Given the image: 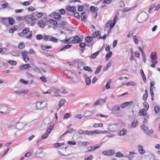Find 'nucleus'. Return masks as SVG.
<instances>
[{"instance_id":"45","label":"nucleus","mask_w":160,"mask_h":160,"mask_svg":"<svg viewBox=\"0 0 160 160\" xmlns=\"http://www.w3.org/2000/svg\"><path fill=\"white\" fill-rule=\"evenodd\" d=\"M90 9L93 12H95L96 10L97 11L98 10V8H96L93 6H91L90 8Z\"/></svg>"},{"instance_id":"22","label":"nucleus","mask_w":160,"mask_h":160,"mask_svg":"<svg viewBox=\"0 0 160 160\" xmlns=\"http://www.w3.org/2000/svg\"><path fill=\"white\" fill-rule=\"evenodd\" d=\"M139 152L140 153L143 154L145 153V150L143 148V147L142 145H139Z\"/></svg>"},{"instance_id":"55","label":"nucleus","mask_w":160,"mask_h":160,"mask_svg":"<svg viewBox=\"0 0 160 160\" xmlns=\"http://www.w3.org/2000/svg\"><path fill=\"white\" fill-rule=\"evenodd\" d=\"M126 85L127 86H134L136 85V83L133 82H128L126 83Z\"/></svg>"},{"instance_id":"34","label":"nucleus","mask_w":160,"mask_h":160,"mask_svg":"<svg viewBox=\"0 0 160 160\" xmlns=\"http://www.w3.org/2000/svg\"><path fill=\"white\" fill-rule=\"evenodd\" d=\"M58 39L52 36H50V39L48 40V41H50L55 42H58Z\"/></svg>"},{"instance_id":"39","label":"nucleus","mask_w":160,"mask_h":160,"mask_svg":"<svg viewBox=\"0 0 160 160\" xmlns=\"http://www.w3.org/2000/svg\"><path fill=\"white\" fill-rule=\"evenodd\" d=\"M92 115V113L90 112V111L87 110L86 111L85 113L84 114V116L85 117H87L89 116Z\"/></svg>"},{"instance_id":"63","label":"nucleus","mask_w":160,"mask_h":160,"mask_svg":"<svg viewBox=\"0 0 160 160\" xmlns=\"http://www.w3.org/2000/svg\"><path fill=\"white\" fill-rule=\"evenodd\" d=\"M64 142H62V143H56L55 144V147L56 148H58L59 147H60L61 146H62L63 145H64Z\"/></svg>"},{"instance_id":"61","label":"nucleus","mask_w":160,"mask_h":160,"mask_svg":"<svg viewBox=\"0 0 160 160\" xmlns=\"http://www.w3.org/2000/svg\"><path fill=\"white\" fill-rule=\"evenodd\" d=\"M86 65L85 63L83 61L79 62L78 64V66H83Z\"/></svg>"},{"instance_id":"7","label":"nucleus","mask_w":160,"mask_h":160,"mask_svg":"<svg viewBox=\"0 0 160 160\" xmlns=\"http://www.w3.org/2000/svg\"><path fill=\"white\" fill-rule=\"evenodd\" d=\"M70 38H72V39H71V43H80L82 41L81 38L78 36H75Z\"/></svg>"},{"instance_id":"19","label":"nucleus","mask_w":160,"mask_h":160,"mask_svg":"<svg viewBox=\"0 0 160 160\" xmlns=\"http://www.w3.org/2000/svg\"><path fill=\"white\" fill-rule=\"evenodd\" d=\"M67 9L68 11L72 13L75 12L76 11V8L73 6H69L67 8Z\"/></svg>"},{"instance_id":"5","label":"nucleus","mask_w":160,"mask_h":160,"mask_svg":"<svg viewBox=\"0 0 160 160\" xmlns=\"http://www.w3.org/2000/svg\"><path fill=\"white\" fill-rule=\"evenodd\" d=\"M51 121L50 119L48 118H47L44 119L41 126L42 128L44 129L46 128L49 124L51 123Z\"/></svg>"},{"instance_id":"32","label":"nucleus","mask_w":160,"mask_h":160,"mask_svg":"<svg viewBox=\"0 0 160 160\" xmlns=\"http://www.w3.org/2000/svg\"><path fill=\"white\" fill-rule=\"evenodd\" d=\"M27 15H26L23 17H21L20 16H18L17 17L16 19L18 20H22L25 19L26 20L27 18H28V17H27Z\"/></svg>"},{"instance_id":"29","label":"nucleus","mask_w":160,"mask_h":160,"mask_svg":"<svg viewBox=\"0 0 160 160\" xmlns=\"http://www.w3.org/2000/svg\"><path fill=\"white\" fill-rule=\"evenodd\" d=\"M112 51H109V52L108 53L106 56V60L108 61V60L112 56Z\"/></svg>"},{"instance_id":"43","label":"nucleus","mask_w":160,"mask_h":160,"mask_svg":"<svg viewBox=\"0 0 160 160\" xmlns=\"http://www.w3.org/2000/svg\"><path fill=\"white\" fill-rule=\"evenodd\" d=\"M116 156L118 158H121L124 157V155L121 152H118L116 153Z\"/></svg>"},{"instance_id":"57","label":"nucleus","mask_w":160,"mask_h":160,"mask_svg":"<svg viewBox=\"0 0 160 160\" xmlns=\"http://www.w3.org/2000/svg\"><path fill=\"white\" fill-rule=\"evenodd\" d=\"M155 112L156 114H158L159 113L160 110V107H158V106H156L155 108Z\"/></svg>"},{"instance_id":"35","label":"nucleus","mask_w":160,"mask_h":160,"mask_svg":"<svg viewBox=\"0 0 160 160\" xmlns=\"http://www.w3.org/2000/svg\"><path fill=\"white\" fill-rule=\"evenodd\" d=\"M54 128V125H52V126H50L49 127H48L47 130H46V132L47 133H48V134H50L51 130L53 129Z\"/></svg>"},{"instance_id":"62","label":"nucleus","mask_w":160,"mask_h":160,"mask_svg":"<svg viewBox=\"0 0 160 160\" xmlns=\"http://www.w3.org/2000/svg\"><path fill=\"white\" fill-rule=\"evenodd\" d=\"M36 38L37 40H40L42 38L43 36L41 34H38L36 36Z\"/></svg>"},{"instance_id":"13","label":"nucleus","mask_w":160,"mask_h":160,"mask_svg":"<svg viewBox=\"0 0 160 160\" xmlns=\"http://www.w3.org/2000/svg\"><path fill=\"white\" fill-rule=\"evenodd\" d=\"M133 103V102L132 101H131L129 102H126L121 104V107L122 108H124L127 106L132 105Z\"/></svg>"},{"instance_id":"53","label":"nucleus","mask_w":160,"mask_h":160,"mask_svg":"<svg viewBox=\"0 0 160 160\" xmlns=\"http://www.w3.org/2000/svg\"><path fill=\"white\" fill-rule=\"evenodd\" d=\"M19 81L21 82H22L23 84H27L29 83V82L28 81L25 80L22 78L20 79Z\"/></svg>"},{"instance_id":"3","label":"nucleus","mask_w":160,"mask_h":160,"mask_svg":"<svg viewBox=\"0 0 160 160\" xmlns=\"http://www.w3.org/2000/svg\"><path fill=\"white\" fill-rule=\"evenodd\" d=\"M69 75H68L67 77L70 79L74 83H77L78 81V79L76 75L72 72H69Z\"/></svg>"},{"instance_id":"44","label":"nucleus","mask_w":160,"mask_h":160,"mask_svg":"<svg viewBox=\"0 0 160 160\" xmlns=\"http://www.w3.org/2000/svg\"><path fill=\"white\" fill-rule=\"evenodd\" d=\"M156 4L154 3L151 5L148 10L149 13H150L152 12L153 8L156 6Z\"/></svg>"},{"instance_id":"50","label":"nucleus","mask_w":160,"mask_h":160,"mask_svg":"<svg viewBox=\"0 0 160 160\" xmlns=\"http://www.w3.org/2000/svg\"><path fill=\"white\" fill-rule=\"evenodd\" d=\"M8 5V3L6 1H4L3 2L2 5V8H6Z\"/></svg>"},{"instance_id":"46","label":"nucleus","mask_w":160,"mask_h":160,"mask_svg":"<svg viewBox=\"0 0 160 160\" xmlns=\"http://www.w3.org/2000/svg\"><path fill=\"white\" fill-rule=\"evenodd\" d=\"M39 154L42 155L41 156L39 157L42 158H46L47 155L46 153L45 152H41Z\"/></svg>"},{"instance_id":"28","label":"nucleus","mask_w":160,"mask_h":160,"mask_svg":"<svg viewBox=\"0 0 160 160\" xmlns=\"http://www.w3.org/2000/svg\"><path fill=\"white\" fill-rule=\"evenodd\" d=\"M93 40L92 37L90 36H87L85 38V41L86 42L89 43Z\"/></svg>"},{"instance_id":"51","label":"nucleus","mask_w":160,"mask_h":160,"mask_svg":"<svg viewBox=\"0 0 160 160\" xmlns=\"http://www.w3.org/2000/svg\"><path fill=\"white\" fill-rule=\"evenodd\" d=\"M10 53L12 56H18L19 55V53L15 52V51L11 52Z\"/></svg>"},{"instance_id":"14","label":"nucleus","mask_w":160,"mask_h":160,"mask_svg":"<svg viewBox=\"0 0 160 160\" xmlns=\"http://www.w3.org/2000/svg\"><path fill=\"white\" fill-rule=\"evenodd\" d=\"M28 92V90L27 89H26L25 90H17L14 91V92L17 94H18L19 95H20V94H23V95H25Z\"/></svg>"},{"instance_id":"31","label":"nucleus","mask_w":160,"mask_h":160,"mask_svg":"<svg viewBox=\"0 0 160 160\" xmlns=\"http://www.w3.org/2000/svg\"><path fill=\"white\" fill-rule=\"evenodd\" d=\"M102 66V65H99L96 68V70L95 72V74H98L101 71Z\"/></svg>"},{"instance_id":"40","label":"nucleus","mask_w":160,"mask_h":160,"mask_svg":"<svg viewBox=\"0 0 160 160\" xmlns=\"http://www.w3.org/2000/svg\"><path fill=\"white\" fill-rule=\"evenodd\" d=\"M85 82H86V85L87 86H88L91 83V80L89 77L85 79Z\"/></svg>"},{"instance_id":"30","label":"nucleus","mask_w":160,"mask_h":160,"mask_svg":"<svg viewBox=\"0 0 160 160\" xmlns=\"http://www.w3.org/2000/svg\"><path fill=\"white\" fill-rule=\"evenodd\" d=\"M141 128L143 130L144 133L145 131H147L148 130H149L148 126L144 124H143L141 126Z\"/></svg>"},{"instance_id":"52","label":"nucleus","mask_w":160,"mask_h":160,"mask_svg":"<svg viewBox=\"0 0 160 160\" xmlns=\"http://www.w3.org/2000/svg\"><path fill=\"white\" fill-rule=\"evenodd\" d=\"M51 36H48L47 35H45L44 36L43 40L44 41H47L50 39Z\"/></svg>"},{"instance_id":"54","label":"nucleus","mask_w":160,"mask_h":160,"mask_svg":"<svg viewBox=\"0 0 160 160\" xmlns=\"http://www.w3.org/2000/svg\"><path fill=\"white\" fill-rule=\"evenodd\" d=\"M27 28H26L25 29L23 30L22 32V33L23 34V35H25L27 34L28 32H29V30L28 29L27 30Z\"/></svg>"},{"instance_id":"26","label":"nucleus","mask_w":160,"mask_h":160,"mask_svg":"<svg viewBox=\"0 0 160 160\" xmlns=\"http://www.w3.org/2000/svg\"><path fill=\"white\" fill-rule=\"evenodd\" d=\"M81 19L82 21H84L87 18V14L85 12H83L81 14Z\"/></svg>"},{"instance_id":"33","label":"nucleus","mask_w":160,"mask_h":160,"mask_svg":"<svg viewBox=\"0 0 160 160\" xmlns=\"http://www.w3.org/2000/svg\"><path fill=\"white\" fill-rule=\"evenodd\" d=\"M27 51H24L23 52H22V56L23 57V59L24 61H26V57H27Z\"/></svg>"},{"instance_id":"15","label":"nucleus","mask_w":160,"mask_h":160,"mask_svg":"<svg viewBox=\"0 0 160 160\" xmlns=\"http://www.w3.org/2000/svg\"><path fill=\"white\" fill-rule=\"evenodd\" d=\"M143 158L144 159H148L149 160H154L155 158L154 156L152 154H150L148 155L144 156Z\"/></svg>"},{"instance_id":"36","label":"nucleus","mask_w":160,"mask_h":160,"mask_svg":"<svg viewBox=\"0 0 160 160\" xmlns=\"http://www.w3.org/2000/svg\"><path fill=\"white\" fill-rule=\"evenodd\" d=\"M154 132V130L152 129L149 130L147 131H145V133L148 135H150Z\"/></svg>"},{"instance_id":"49","label":"nucleus","mask_w":160,"mask_h":160,"mask_svg":"<svg viewBox=\"0 0 160 160\" xmlns=\"http://www.w3.org/2000/svg\"><path fill=\"white\" fill-rule=\"evenodd\" d=\"M75 132V130L72 128H69L66 132L67 133H71L72 132Z\"/></svg>"},{"instance_id":"20","label":"nucleus","mask_w":160,"mask_h":160,"mask_svg":"<svg viewBox=\"0 0 160 160\" xmlns=\"http://www.w3.org/2000/svg\"><path fill=\"white\" fill-rule=\"evenodd\" d=\"M120 107L117 105H115L113 106V111L112 112L115 115H116V111H118L120 109Z\"/></svg>"},{"instance_id":"17","label":"nucleus","mask_w":160,"mask_h":160,"mask_svg":"<svg viewBox=\"0 0 160 160\" xmlns=\"http://www.w3.org/2000/svg\"><path fill=\"white\" fill-rule=\"evenodd\" d=\"M147 111L145 109H140L139 112V115L140 116H143V117L145 116L147 114Z\"/></svg>"},{"instance_id":"4","label":"nucleus","mask_w":160,"mask_h":160,"mask_svg":"<svg viewBox=\"0 0 160 160\" xmlns=\"http://www.w3.org/2000/svg\"><path fill=\"white\" fill-rule=\"evenodd\" d=\"M47 104V103L45 102H37L36 105V108L37 109L42 110L46 107Z\"/></svg>"},{"instance_id":"16","label":"nucleus","mask_w":160,"mask_h":160,"mask_svg":"<svg viewBox=\"0 0 160 160\" xmlns=\"http://www.w3.org/2000/svg\"><path fill=\"white\" fill-rule=\"evenodd\" d=\"M37 24L39 27L42 28H44L45 26V22L41 20H40L38 22Z\"/></svg>"},{"instance_id":"10","label":"nucleus","mask_w":160,"mask_h":160,"mask_svg":"<svg viewBox=\"0 0 160 160\" xmlns=\"http://www.w3.org/2000/svg\"><path fill=\"white\" fill-rule=\"evenodd\" d=\"M8 109V107L4 106L1 109H0V112L2 114H7L9 113L10 111V110Z\"/></svg>"},{"instance_id":"42","label":"nucleus","mask_w":160,"mask_h":160,"mask_svg":"<svg viewBox=\"0 0 160 160\" xmlns=\"http://www.w3.org/2000/svg\"><path fill=\"white\" fill-rule=\"evenodd\" d=\"M7 62H8V63H9L11 65H16L17 63V62L16 61L12 60L8 61Z\"/></svg>"},{"instance_id":"2","label":"nucleus","mask_w":160,"mask_h":160,"mask_svg":"<svg viewBox=\"0 0 160 160\" xmlns=\"http://www.w3.org/2000/svg\"><path fill=\"white\" fill-rule=\"evenodd\" d=\"M144 14H139L138 15L137 20L139 23H142L146 21L148 17V15L146 12Z\"/></svg>"},{"instance_id":"41","label":"nucleus","mask_w":160,"mask_h":160,"mask_svg":"<svg viewBox=\"0 0 160 160\" xmlns=\"http://www.w3.org/2000/svg\"><path fill=\"white\" fill-rule=\"evenodd\" d=\"M66 102V101L64 99H62L60 100L59 103V105H60V107L63 106L64 103Z\"/></svg>"},{"instance_id":"59","label":"nucleus","mask_w":160,"mask_h":160,"mask_svg":"<svg viewBox=\"0 0 160 160\" xmlns=\"http://www.w3.org/2000/svg\"><path fill=\"white\" fill-rule=\"evenodd\" d=\"M79 5V7L78 8V11H82L83 10V8H84V6L82 5L81 6L80 5H78V6Z\"/></svg>"},{"instance_id":"56","label":"nucleus","mask_w":160,"mask_h":160,"mask_svg":"<svg viewBox=\"0 0 160 160\" xmlns=\"http://www.w3.org/2000/svg\"><path fill=\"white\" fill-rule=\"evenodd\" d=\"M79 46L82 48H84L86 46V44L85 42H81L79 44Z\"/></svg>"},{"instance_id":"8","label":"nucleus","mask_w":160,"mask_h":160,"mask_svg":"<svg viewBox=\"0 0 160 160\" xmlns=\"http://www.w3.org/2000/svg\"><path fill=\"white\" fill-rule=\"evenodd\" d=\"M102 154L104 155L111 156L115 153V151L113 150H107L102 152Z\"/></svg>"},{"instance_id":"18","label":"nucleus","mask_w":160,"mask_h":160,"mask_svg":"<svg viewBox=\"0 0 160 160\" xmlns=\"http://www.w3.org/2000/svg\"><path fill=\"white\" fill-rule=\"evenodd\" d=\"M151 58L153 61L154 60H156L158 58V57L157 55V52H152L150 56Z\"/></svg>"},{"instance_id":"12","label":"nucleus","mask_w":160,"mask_h":160,"mask_svg":"<svg viewBox=\"0 0 160 160\" xmlns=\"http://www.w3.org/2000/svg\"><path fill=\"white\" fill-rule=\"evenodd\" d=\"M25 124L22 122H18L16 123L15 128L18 129H22L25 126Z\"/></svg>"},{"instance_id":"11","label":"nucleus","mask_w":160,"mask_h":160,"mask_svg":"<svg viewBox=\"0 0 160 160\" xmlns=\"http://www.w3.org/2000/svg\"><path fill=\"white\" fill-rule=\"evenodd\" d=\"M16 123V122L15 120L11 121L10 124H8L7 125L8 128L9 129H12L15 128Z\"/></svg>"},{"instance_id":"1","label":"nucleus","mask_w":160,"mask_h":160,"mask_svg":"<svg viewBox=\"0 0 160 160\" xmlns=\"http://www.w3.org/2000/svg\"><path fill=\"white\" fill-rule=\"evenodd\" d=\"M43 14L42 12H35L32 13L31 14L27 16L28 18L31 20V21L35 20L36 21L37 18H41L43 16Z\"/></svg>"},{"instance_id":"23","label":"nucleus","mask_w":160,"mask_h":160,"mask_svg":"<svg viewBox=\"0 0 160 160\" xmlns=\"http://www.w3.org/2000/svg\"><path fill=\"white\" fill-rule=\"evenodd\" d=\"M127 131L125 128L122 129L120 131L119 133V136H124L127 134Z\"/></svg>"},{"instance_id":"37","label":"nucleus","mask_w":160,"mask_h":160,"mask_svg":"<svg viewBox=\"0 0 160 160\" xmlns=\"http://www.w3.org/2000/svg\"><path fill=\"white\" fill-rule=\"evenodd\" d=\"M49 22L50 23H52L54 26L57 25V24H58V22L57 21L52 19H49Z\"/></svg>"},{"instance_id":"21","label":"nucleus","mask_w":160,"mask_h":160,"mask_svg":"<svg viewBox=\"0 0 160 160\" xmlns=\"http://www.w3.org/2000/svg\"><path fill=\"white\" fill-rule=\"evenodd\" d=\"M129 154L128 155V159L129 160H132L134 157L135 152H130Z\"/></svg>"},{"instance_id":"58","label":"nucleus","mask_w":160,"mask_h":160,"mask_svg":"<svg viewBox=\"0 0 160 160\" xmlns=\"http://www.w3.org/2000/svg\"><path fill=\"white\" fill-rule=\"evenodd\" d=\"M137 36L134 35L133 36V38L134 39V41L135 42L136 44H138V40L137 38Z\"/></svg>"},{"instance_id":"24","label":"nucleus","mask_w":160,"mask_h":160,"mask_svg":"<svg viewBox=\"0 0 160 160\" xmlns=\"http://www.w3.org/2000/svg\"><path fill=\"white\" fill-rule=\"evenodd\" d=\"M61 16L60 14L58 13L55 12L53 15V18L57 20V21H58V20L61 18Z\"/></svg>"},{"instance_id":"64","label":"nucleus","mask_w":160,"mask_h":160,"mask_svg":"<svg viewBox=\"0 0 160 160\" xmlns=\"http://www.w3.org/2000/svg\"><path fill=\"white\" fill-rule=\"evenodd\" d=\"M74 17L77 18L79 19L80 18L79 14L78 12H75L74 14Z\"/></svg>"},{"instance_id":"9","label":"nucleus","mask_w":160,"mask_h":160,"mask_svg":"<svg viewBox=\"0 0 160 160\" xmlns=\"http://www.w3.org/2000/svg\"><path fill=\"white\" fill-rule=\"evenodd\" d=\"M99 133V132L98 131L96 130H95L93 131H89L88 130L84 131L83 134L85 135L88 134V135H92L94 134Z\"/></svg>"},{"instance_id":"47","label":"nucleus","mask_w":160,"mask_h":160,"mask_svg":"<svg viewBox=\"0 0 160 160\" xmlns=\"http://www.w3.org/2000/svg\"><path fill=\"white\" fill-rule=\"evenodd\" d=\"M18 47L20 49H23L25 47V45L23 42H21L18 45Z\"/></svg>"},{"instance_id":"60","label":"nucleus","mask_w":160,"mask_h":160,"mask_svg":"<svg viewBox=\"0 0 160 160\" xmlns=\"http://www.w3.org/2000/svg\"><path fill=\"white\" fill-rule=\"evenodd\" d=\"M101 98H100L98 99L96 102H95L94 104V106H96L100 104V103L101 102Z\"/></svg>"},{"instance_id":"27","label":"nucleus","mask_w":160,"mask_h":160,"mask_svg":"<svg viewBox=\"0 0 160 160\" xmlns=\"http://www.w3.org/2000/svg\"><path fill=\"white\" fill-rule=\"evenodd\" d=\"M138 120H136V121L135 122V120H134L131 123L132 125L131 126V128H136L138 125Z\"/></svg>"},{"instance_id":"25","label":"nucleus","mask_w":160,"mask_h":160,"mask_svg":"<svg viewBox=\"0 0 160 160\" xmlns=\"http://www.w3.org/2000/svg\"><path fill=\"white\" fill-rule=\"evenodd\" d=\"M30 67H31V66L30 64H23L22 66H21L20 69L21 70H23L24 69H26Z\"/></svg>"},{"instance_id":"6","label":"nucleus","mask_w":160,"mask_h":160,"mask_svg":"<svg viewBox=\"0 0 160 160\" xmlns=\"http://www.w3.org/2000/svg\"><path fill=\"white\" fill-rule=\"evenodd\" d=\"M5 20H8L9 23L10 25H12L15 23V21L14 19L12 18L8 17V18H1V21L4 24H5V22H4V21Z\"/></svg>"},{"instance_id":"38","label":"nucleus","mask_w":160,"mask_h":160,"mask_svg":"<svg viewBox=\"0 0 160 160\" xmlns=\"http://www.w3.org/2000/svg\"><path fill=\"white\" fill-rule=\"evenodd\" d=\"M83 69L84 70L88 71L89 72H92V69L91 68L88 66H84Z\"/></svg>"},{"instance_id":"48","label":"nucleus","mask_w":160,"mask_h":160,"mask_svg":"<svg viewBox=\"0 0 160 160\" xmlns=\"http://www.w3.org/2000/svg\"><path fill=\"white\" fill-rule=\"evenodd\" d=\"M143 104L144 106V108H147L146 110H148L149 108V105L148 103L147 102L145 101L143 102Z\"/></svg>"}]
</instances>
